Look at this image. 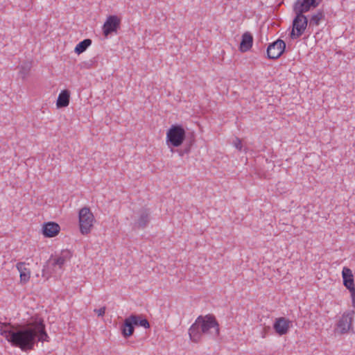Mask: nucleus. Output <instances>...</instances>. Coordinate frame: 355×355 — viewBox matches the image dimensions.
I'll return each instance as SVG.
<instances>
[{"label": "nucleus", "mask_w": 355, "mask_h": 355, "mask_svg": "<svg viewBox=\"0 0 355 355\" xmlns=\"http://www.w3.org/2000/svg\"><path fill=\"white\" fill-rule=\"evenodd\" d=\"M48 338L44 320L33 317L26 323L15 324L10 343L23 352H28L34 349L38 342L48 341Z\"/></svg>", "instance_id": "obj_1"}, {"label": "nucleus", "mask_w": 355, "mask_h": 355, "mask_svg": "<svg viewBox=\"0 0 355 355\" xmlns=\"http://www.w3.org/2000/svg\"><path fill=\"white\" fill-rule=\"evenodd\" d=\"M190 339L198 343L202 334H211L216 337L219 334V325L212 315H200L189 329Z\"/></svg>", "instance_id": "obj_2"}, {"label": "nucleus", "mask_w": 355, "mask_h": 355, "mask_svg": "<svg viewBox=\"0 0 355 355\" xmlns=\"http://www.w3.org/2000/svg\"><path fill=\"white\" fill-rule=\"evenodd\" d=\"M293 11L295 13V17L293 20V30L291 32L290 36L292 39H297L300 37L304 32L308 25V19L304 15V12L295 9L293 7Z\"/></svg>", "instance_id": "obj_3"}, {"label": "nucleus", "mask_w": 355, "mask_h": 355, "mask_svg": "<svg viewBox=\"0 0 355 355\" xmlns=\"http://www.w3.org/2000/svg\"><path fill=\"white\" fill-rule=\"evenodd\" d=\"M186 139V132L180 125H173L167 131L166 142L169 146L178 147Z\"/></svg>", "instance_id": "obj_4"}, {"label": "nucleus", "mask_w": 355, "mask_h": 355, "mask_svg": "<svg viewBox=\"0 0 355 355\" xmlns=\"http://www.w3.org/2000/svg\"><path fill=\"white\" fill-rule=\"evenodd\" d=\"M78 218L80 232L83 234H89L95 220L90 209L87 207L80 209L78 213Z\"/></svg>", "instance_id": "obj_5"}, {"label": "nucleus", "mask_w": 355, "mask_h": 355, "mask_svg": "<svg viewBox=\"0 0 355 355\" xmlns=\"http://www.w3.org/2000/svg\"><path fill=\"white\" fill-rule=\"evenodd\" d=\"M286 43L284 40L278 39L270 43L267 48V57L268 59L276 60L284 52Z\"/></svg>", "instance_id": "obj_6"}, {"label": "nucleus", "mask_w": 355, "mask_h": 355, "mask_svg": "<svg viewBox=\"0 0 355 355\" xmlns=\"http://www.w3.org/2000/svg\"><path fill=\"white\" fill-rule=\"evenodd\" d=\"M343 285L349 290L353 302H355V284L351 269L344 267L342 271Z\"/></svg>", "instance_id": "obj_7"}, {"label": "nucleus", "mask_w": 355, "mask_h": 355, "mask_svg": "<svg viewBox=\"0 0 355 355\" xmlns=\"http://www.w3.org/2000/svg\"><path fill=\"white\" fill-rule=\"evenodd\" d=\"M121 23L120 19L116 15L109 16L103 26V34L107 37L110 34L116 32Z\"/></svg>", "instance_id": "obj_8"}, {"label": "nucleus", "mask_w": 355, "mask_h": 355, "mask_svg": "<svg viewBox=\"0 0 355 355\" xmlns=\"http://www.w3.org/2000/svg\"><path fill=\"white\" fill-rule=\"evenodd\" d=\"M354 311L345 313L337 323V329L341 334L347 333L352 327Z\"/></svg>", "instance_id": "obj_9"}, {"label": "nucleus", "mask_w": 355, "mask_h": 355, "mask_svg": "<svg viewBox=\"0 0 355 355\" xmlns=\"http://www.w3.org/2000/svg\"><path fill=\"white\" fill-rule=\"evenodd\" d=\"M322 0H297L293 7L304 12H307L318 6Z\"/></svg>", "instance_id": "obj_10"}, {"label": "nucleus", "mask_w": 355, "mask_h": 355, "mask_svg": "<svg viewBox=\"0 0 355 355\" xmlns=\"http://www.w3.org/2000/svg\"><path fill=\"white\" fill-rule=\"evenodd\" d=\"M291 323V322L288 319L281 317L275 320L273 324V328L278 335L282 336L287 334Z\"/></svg>", "instance_id": "obj_11"}, {"label": "nucleus", "mask_w": 355, "mask_h": 355, "mask_svg": "<svg viewBox=\"0 0 355 355\" xmlns=\"http://www.w3.org/2000/svg\"><path fill=\"white\" fill-rule=\"evenodd\" d=\"M60 225L55 222L45 223L42 227V234L45 237H53L60 232Z\"/></svg>", "instance_id": "obj_12"}, {"label": "nucleus", "mask_w": 355, "mask_h": 355, "mask_svg": "<svg viewBox=\"0 0 355 355\" xmlns=\"http://www.w3.org/2000/svg\"><path fill=\"white\" fill-rule=\"evenodd\" d=\"M252 44V35L250 32H245L242 35V38L239 46V50L241 52H246L251 49Z\"/></svg>", "instance_id": "obj_13"}, {"label": "nucleus", "mask_w": 355, "mask_h": 355, "mask_svg": "<svg viewBox=\"0 0 355 355\" xmlns=\"http://www.w3.org/2000/svg\"><path fill=\"white\" fill-rule=\"evenodd\" d=\"M16 267L20 273L21 283L26 284L28 282L31 277V272L30 270L26 267V263L24 262H19Z\"/></svg>", "instance_id": "obj_14"}, {"label": "nucleus", "mask_w": 355, "mask_h": 355, "mask_svg": "<svg viewBox=\"0 0 355 355\" xmlns=\"http://www.w3.org/2000/svg\"><path fill=\"white\" fill-rule=\"evenodd\" d=\"M150 221V212L148 209H142L139 212V217L135 225L138 228H144Z\"/></svg>", "instance_id": "obj_15"}, {"label": "nucleus", "mask_w": 355, "mask_h": 355, "mask_svg": "<svg viewBox=\"0 0 355 355\" xmlns=\"http://www.w3.org/2000/svg\"><path fill=\"white\" fill-rule=\"evenodd\" d=\"M132 323H134V320L131 321L130 317L125 319L121 327V334L124 338L130 337L134 333L135 327Z\"/></svg>", "instance_id": "obj_16"}, {"label": "nucleus", "mask_w": 355, "mask_h": 355, "mask_svg": "<svg viewBox=\"0 0 355 355\" xmlns=\"http://www.w3.org/2000/svg\"><path fill=\"white\" fill-rule=\"evenodd\" d=\"M14 327L15 324L0 322V335L4 336L9 343L10 338L12 337V333L13 332Z\"/></svg>", "instance_id": "obj_17"}, {"label": "nucleus", "mask_w": 355, "mask_h": 355, "mask_svg": "<svg viewBox=\"0 0 355 355\" xmlns=\"http://www.w3.org/2000/svg\"><path fill=\"white\" fill-rule=\"evenodd\" d=\"M70 92L67 89L62 90L58 95L56 105L58 107H65L69 103Z\"/></svg>", "instance_id": "obj_18"}, {"label": "nucleus", "mask_w": 355, "mask_h": 355, "mask_svg": "<svg viewBox=\"0 0 355 355\" xmlns=\"http://www.w3.org/2000/svg\"><path fill=\"white\" fill-rule=\"evenodd\" d=\"M131 321L134 320V326H141L146 329L150 328L149 322L146 319L143 318L141 315H131L129 316Z\"/></svg>", "instance_id": "obj_19"}, {"label": "nucleus", "mask_w": 355, "mask_h": 355, "mask_svg": "<svg viewBox=\"0 0 355 355\" xmlns=\"http://www.w3.org/2000/svg\"><path fill=\"white\" fill-rule=\"evenodd\" d=\"M324 19V13L322 10H319L315 14L313 15L309 21V26H318L321 20Z\"/></svg>", "instance_id": "obj_20"}, {"label": "nucleus", "mask_w": 355, "mask_h": 355, "mask_svg": "<svg viewBox=\"0 0 355 355\" xmlns=\"http://www.w3.org/2000/svg\"><path fill=\"white\" fill-rule=\"evenodd\" d=\"M91 44L92 40L85 39L76 45L74 51L77 54H80L83 53Z\"/></svg>", "instance_id": "obj_21"}, {"label": "nucleus", "mask_w": 355, "mask_h": 355, "mask_svg": "<svg viewBox=\"0 0 355 355\" xmlns=\"http://www.w3.org/2000/svg\"><path fill=\"white\" fill-rule=\"evenodd\" d=\"M194 143V138H193V136L191 135L190 137V138H188L187 140H186V144H185V148L184 150H180V152H179V154L180 156H183L184 154H188L190 150H191V147L193 146Z\"/></svg>", "instance_id": "obj_22"}, {"label": "nucleus", "mask_w": 355, "mask_h": 355, "mask_svg": "<svg viewBox=\"0 0 355 355\" xmlns=\"http://www.w3.org/2000/svg\"><path fill=\"white\" fill-rule=\"evenodd\" d=\"M69 252L68 251L63 252L62 254V256L58 257L56 259H55L54 264L59 266L60 268H62V266L64 264L66 261V256Z\"/></svg>", "instance_id": "obj_23"}, {"label": "nucleus", "mask_w": 355, "mask_h": 355, "mask_svg": "<svg viewBox=\"0 0 355 355\" xmlns=\"http://www.w3.org/2000/svg\"><path fill=\"white\" fill-rule=\"evenodd\" d=\"M30 69V67L28 65L21 66L20 73L22 74L23 78H24L28 73Z\"/></svg>", "instance_id": "obj_24"}, {"label": "nucleus", "mask_w": 355, "mask_h": 355, "mask_svg": "<svg viewBox=\"0 0 355 355\" xmlns=\"http://www.w3.org/2000/svg\"><path fill=\"white\" fill-rule=\"evenodd\" d=\"M94 311L98 314V316H103L105 312V307H101L98 309H95Z\"/></svg>", "instance_id": "obj_25"}, {"label": "nucleus", "mask_w": 355, "mask_h": 355, "mask_svg": "<svg viewBox=\"0 0 355 355\" xmlns=\"http://www.w3.org/2000/svg\"><path fill=\"white\" fill-rule=\"evenodd\" d=\"M235 147L239 149V150L242 148V144L240 140H238V141L235 144Z\"/></svg>", "instance_id": "obj_26"}]
</instances>
